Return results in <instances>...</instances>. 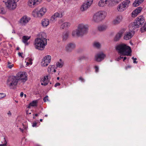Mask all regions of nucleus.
<instances>
[{
    "instance_id": "57",
    "label": "nucleus",
    "mask_w": 146,
    "mask_h": 146,
    "mask_svg": "<svg viewBox=\"0 0 146 146\" xmlns=\"http://www.w3.org/2000/svg\"><path fill=\"white\" fill-rule=\"evenodd\" d=\"M51 0H46V1L48 2H50Z\"/></svg>"
},
{
    "instance_id": "3",
    "label": "nucleus",
    "mask_w": 146,
    "mask_h": 146,
    "mask_svg": "<svg viewBox=\"0 0 146 146\" xmlns=\"http://www.w3.org/2000/svg\"><path fill=\"white\" fill-rule=\"evenodd\" d=\"M47 12V9L45 7H42L40 9L36 8L33 10L31 14L35 18H41Z\"/></svg>"
},
{
    "instance_id": "48",
    "label": "nucleus",
    "mask_w": 146,
    "mask_h": 146,
    "mask_svg": "<svg viewBox=\"0 0 146 146\" xmlns=\"http://www.w3.org/2000/svg\"><path fill=\"white\" fill-rule=\"evenodd\" d=\"M37 123L36 122H34L33 123L32 126L33 127H37L36 125H37Z\"/></svg>"
},
{
    "instance_id": "8",
    "label": "nucleus",
    "mask_w": 146,
    "mask_h": 146,
    "mask_svg": "<svg viewBox=\"0 0 146 146\" xmlns=\"http://www.w3.org/2000/svg\"><path fill=\"white\" fill-rule=\"evenodd\" d=\"M88 25L83 23L79 24L77 28L82 36L87 34L88 30Z\"/></svg>"
},
{
    "instance_id": "23",
    "label": "nucleus",
    "mask_w": 146,
    "mask_h": 146,
    "mask_svg": "<svg viewBox=\"0 0 146 146\" xmlns=\"http://www.w3.org/2000/svg\"><path fill=\"white\" fill-rule=\"evenodd\" d=\"M70 33L68 31L64 32L62 34V38L63 41H66L69 37Z\"/></svg>"
},
{
    "instance_id": "38",
    "label": "nucleus",
    "mask_w": 146,
    "mask_h": 146,
    "mask_svg": "<svg viewBox=\"0 0 146 146\" xmlns=\"http://www.w3.org/2000/svg\"><path fill=\"white\" fill-rule=\"evenodd\" d=\"M6 11L5 9L3 7H0V13L4 14Z\"/></svg>"
},
{
    "instance_id": "41",
    "label": "nucleus",
    "mask_w": 146,
    "mask_h": 146,
    "mask_svg": "<svg viewBox=\"0 0 146 146\" xmlns=\"http://www.w3.org/2000/svg\"><path fill=\"white\" fill-rule=\"evenodd\" d=\"M4 143L3 144H0V146H6L7 145V142L6 141L5 138H4Z\"/></svg>"
},
{
    "instance_id": "51",
    "label": "nucleus",
    "mask_w": 146,
    "mask_h": 146,
    "mask_svg": "<svg viewBox=\"0 0 146 146\" xmlns=\"http://www.w3.org/2000/svg\"><path fill=\"white\" fill-rule=\"evenodd\" d=\"M60 85V84L59 83H56L55 85V86H54L55 87H57V86H59Z\"/></svg>"
},
{
    "instance_id": "5",
    "label": "nucleus",
    "mask_w": 146,
    "mask_h": 146,
    "mask_svg": "<svg viewBox=\"0 0 146 146\" xmlns=\"http://www.w3.org/2000/svg\"><path fill=\"white\" fill-rule=\"evenodd\" d=\"M145 21V18L143 15L139 16L136 18L134 22L129 25L130 28H131V30L139 27Z\"/></svg>"
},
{
    "instance_id": "6",
    "label": "nucleus",
    "mask_w": 146,
    "mask_h": 146,
    "mask_svg": "<svg viewBox=\"0 0 146 146\" xmlns=\"http://www.w3.org/2000/svg\"><path fill=\"white\" fill-rule=\"evenodd\" d=\"M115 2L117 3V1L114 0H100L97 5L99 7H105L106 6L110 7L114 6V3Z\"/></svg>"
},
{
    "instance_id": "15",
    "label": "nucleus",
    "mask_w": 146,
    "mask_h": 146,
    "mask_svg": "<svg viewBox=\"0 0 146 146\" xmlns=\"http://www.w3.org/2000/svg\"><path fill=\"white\" fill-rule=\"evenodd\" d=\"M131 28H130V26L129 25V31L126 32L124 36V39L125 40H128L131 38L132 36H133L134 34V29H131Z\"/></svg>"
},
{
    "instance_id": "10",
    "label": "nucleus",
    "mask_w": 146,
    "mask_h": 146,
    "mask_svg": "<svg viewBox=\"0 0 146 146\" xmlns=\"http://www.w3.org/2000/svg\"><path fill=\"white\" fill-rule=\"evenodd\" d=\"M130 2L129 0H126L121 3L117 7V10L120 12L125 11L128 7Z\"/></svg>"
},
{
    "instance_id": "19",
    "label": "nucleus",
    "mask_w": 146,
    "mask_h": 146,
    "mask_svg": "<svg viewBox=\"0 0 146 146\" xmlns=\"http://www.w3.org/2000/svg\"><path fill=\"white\" fill-rule=\"evenodd\" d=\"M142 10V8L141 7L137 8L132 13V16L133 17H136L139 13H140Z\"/></svg>"
},
{
    "instance_id": "60",
    "label": "nucleus",
    "mask_w": 146,
    "mask_h": 146,
    "mask_svg": "<svg viewBox=\"0 0 146 146\" xmlns=\"http://www.w3.org/2000/svg\"><path fill=\"white\" fill-rule=\"evenodd\" d=\"M24 95V96H25V97H26V94H25Z\"/></svg>"
},
{
    "instance_id": "53",
    "label": "nucleus",
    "mask_w": 146,
    "mask_h": 146,
    "mask_svg": "<svg viewBox=\"0 0 146 146\" xmlns=\"http://www.w3.org/2000/svg\"><path fill=\"white\" fill-rule=\"evenodd\" d=\"M62 22H63L61 20H59L58 21V23L59 24H60L62 23Z\"/></svg>"
},
{
    "instance_id": "50",
    "label": "nucleus",
    "mask_w": 146,
    "mask_h": 146,
    "mask_svg": "<svg viewBox=\"0 0 146 146\" xmlns=\"http://www.w3.org/2000/svg\"><path fill=\"white\" fill-rule=\"evenodd\" d=\"M79 80H81L82 82H84V78H83L82 77H80L79 78Z\"/></svg>"
},
{
    "instance_id": "22",
    "label": "nucleus",
    "mask_w": 146,
    "mask_h": 146,
    "mask_svg": "<svg viewBox=\"0 0 146 146\" xmlns=\"http://www.w3.org/2000/svg\"><path fill=\"white\" fill-rule=\"evenodd\" d=\"M71 25V23L69 22H65L62 24L60 26V28L62 29H68Z\"/></svg>"
},
{
    "instance_id": "49",
    "label": "nucleus",
    "mask_w": 146,
    "mask_h": 146,
    "mask_svg": "<svg viewBox=\"0 0 146 146\" xmlns=\"http://www.w3.org/2000/svg\"><path fill=\"white\" fill-rule=\"evenodd\" d=\"M7 114L10 117L11 116L12 114L10 111H9L7 113Z\"/></svg>"
},
{
    "instance_id": "13",
    "label": "nucleus",
    "mask_w": 146,
    "mask_h": 146,
    "mask_svg": "<svg viewBox=\"0 0 146 146\" xmlns=\"http://www.w3.org/2000/svg\"><path fill=\"white\" fill-rule=\"evenodd\" d=\"M31 18L27 15L23 16L19 20V23L22 26H25L30 21Z\"/></svg>"
},
{
    "instance_id": "42",
    "label": "nucleus",
    "mask_w": 146,
    "mask_h": 146,
    "mask_svg": "<svg viewBox=\"0 0 146 146\" xmlns=\"http://www.w3.org/2000/svg\"><path fill=\"white\" fill-rule=\"evenodd\" d=\"M94 68L95 69V72H98L99 71V68L98 66H94Z\"/></svg>"
},
{
    "instance_id": "7",
    "label": "nucleus",
    "mask_w": 146,
    "mask_h": 146,
    "mask_svg": "<svg viewBox=\"0 0 146 146\" xmlns=\"http://www.w3.org/2000/svg\"><path fill=\"white\" fill-rule=\"evenodd\" d=\"M17 78L16 76H11L9 77L7 81V85L10 88H13L17 84Z\"/></svg>"
},
{
    "instance_id": "14",
    "label": "nucleus",
    "mask_w": 146,
    "mask_h": 146,
    "mask_svg": "<svg viewBox=\"0 0 146 146\" xmlns=\"http://www.w3.org/2000/svg\"><path fill=\"white\" fill-rule=\"evenodd\" d=\"M42 0H28L27 3L28 6L31 8H33L40 4Z\"/></svg>"
},
{
    "instance_id": "4",
    "label": "nucleus",
    "mask_w": 146,
    "mask_h": 146,
    "mask_svg": "<svg viewBox=\"0 0 146 146\" xmlns=\"http://www.w3.org/2000/svg\"><path fill=\"white\" fill-rule=\"evenodd\" d=\"M107 16V13L101 10L96 13L93 15L92 21L96 23H99L103 20Z\"/></svg>"
},
{
    "instance_id": "59",
    "label": "nucleus",
    "mask_w": 146,
    "mask_h": 146,
    "mask_svg": "<svg viewBox=\"0 0 146 146\" xmlns=\"http://www.w3.org/2000/svg\"><path fill=\"white\" fill-rule=\"evenodd\" d=\"M42 119H40V121H41V122H42Z\"/></svg>"
},
{
    "instance_id": "52",
    "label": "nucleus",
    "mask_w": 146,
    "mask_h": 146,
    "mask_svg": "<svg viewBox=\"0 0 146 146\" xmlns=\"http://www.w3.org/2000/svg\"><path fill=\"white\" fill-rule=\"evenodd\" d=\"M23 95H24V93H23V92H21L20 95V96L21 97H22L23 96Z\"/></svg>"
},
{
    "instance_id": "9",
    "label": "nucleus",
    "mask_w": 146,
    "mask_h": 146,
    "mask_svg": "<svg viewBox=\"0 0 146 146\" xmlns=\"http://www.w3.org/2000/svg\"><path fill=\"white\" fill-rule=\"evenodd\" d=\"M19 0H7L5 3L7 8L10 10L15 9L17 6V2Z\"/></svg>"
},
{
    "instance_id": "27",
    "label": "nucleus",
    "mask_w": 146,
    "mask_h": 146,
    "mask_svg": "<svg viewBox=\"0 0 146 146\" xmlns=\"http://www.w3.org/2000/svg\"><path fill=\"white\" fill-rule=\"evenodd\" d=\"M108 28L107 25H99L97 27L98 30L102 32L106 30Z\"/></svg>"
},
{
    "instance_id": "56",
    "label": "nucleus",
    "mask_w": 146,
    "mask_h": 146,
    "mask_svg": "<svg viewBox=\"0 0 146 146\" xmlns=\"http://www.w3.org/2000/svg\"><path fill=\"white\" fill-rule=\"evenodd\" d=\"M131 68V67L129 66H127L126 68V69H127V68Z\"/></svg>"
},
{
    "instance_id": "40",
    "label": "nucleus",
    "mask_w": 146,
    "mask_h": 146,
    "mask_svg": "<svg viewBox=\"0 0 146 146\" xmlns=\"http://www.w3.org/2000/svg\"><path fill=\"white\" fill-rule=\"evenodd\" d=\"M6 96L5 94L1 93H0V99L5 97Z\"/></svg>"
},
{
    "instance_id": "30",
    "label": "nucleus",
    "mask_w": 146,
    "mask_h": 146,
    "mask_svg": "<svg viewBox=\"0 0 146 146\" xmlns=\"http://www.w3.org/2000/svg\"><path fill=\"white\" fill-rule=\"evenodd\" d=\"M144 0H135L133 4V5L134 7L138 6L139 5L142 3Z\"/></svg>"
},
{
    "instance_id": "11",
    "label": "nucleus",
    "mask_w": 146,
    "mask_h": 146,
    "mask_svg": "<svg viewBox=\"0 0 146 146\" xmlns=\"http://www.w3.org/2000/svg\"><path fill=\"white\" fill-rule=\"evenodd\" d=\"M15 76L17 78L18 82L20 81L21 82L24 83L27 80V74L25 72H19Z\"/></svg>"
},
{
    "instance_id": "32",
    "label": "nucleus",
    "mask_w": 146,
    "mask_h": 146,
    "mask_svg": "<svg viewBox=\"0 0 146 146\" xmlns=\"http://www.w3.org/2000/svg\"><path fill=\"white\" fill-rule=\"evenodd\" d=\"M63 64V61L61 59H60L56 63V66L57 67L60 68L62 67Z\"/></svg>"
},
{
    "instance_id": "18",
    "label": "nucleus",
    "mask_w": 146,
    "mask_h": 146,
    "mask_svg": "<svg viewBox=\"0 0 146 146\" xmlns=\"http://www.w3.org/2000/svg\"><path fill=\"white\" fill-rule=\"evenodd\" d=\"M50 78L49 76L48 75L45 76L43 77L40 80L41 84L44 86L47 85L48 83Z\"/></svg>"
},
{
    "instance_id": "12",
    "label": "nucleus",
    "mask_w": 146,
    "mask_h": 146,
    "mask_svg": "<svg viewBox=\"0 0 146 146\" xmlns=\"http://www.w3.org/2000/svg\"><path fill=\"white\" fill-rule=\"evenodd\" d=\"M51 57L50 55H48L44 56L42 59L41 62V65L42 67L47 66L50 63Z\"/></svg>"
},
{
    "instance_id": "34",
    "label": "nucleus",
    "mask_w": 146,
    "mask_h": 146,
    "mask_svg": "<svg viewBox=\"0 0 146 146\" xmlns=\"http://www.w3.org/2000/svg\"><path fill=\"white\" fill-rule=\"evenodd\" d=\"M120 23L122 21L123 17L122 15H117L115 18Z\"/></svg>"
},
{
    "instance_id": "35",
    "label": "nucleus",
    "mask_w": 146,
    "mask_h": 146,
    "mask_svg": "<svg viewBox=\"0 0 146 146\" xmlns=\"http://www.w3.org/2000/svg\"><path fill=\"white\" fill-rule=\"evenodd\" d=\"M120 23L115 19H114L111 22V24L113 25H116Z\"/></svg>"
},
{
    "instance_id": "47",
    "label": "nucleus",
    "mask_w": 146,
    "mask_h": 146,
    "mask_svg": "<svg viewBox=\"0 0 146 146\" xmlns=\"http://www.w3.org/2000/svg\"><path fill=\"white\" fill-rule=\"evenodd\" d=\"M23 53L19 52L18 53V55L19 56H21V57L22 58L23 57Z\"/></svg>"
},
{
    "instance_id": "25",
    "label": "nucleus",
    "mask_w": 146,
    "mask_h": 146,
    "mask_svg": "<svg viewBox=\"0 0 146 146\" xmlns=\"http://www.w3.org/2000/svg\"><path fill=\"white\" fill-rule=\"evenodd\" d=\"M124 31V30L119 31L115 36L114 38L115 40L116 41L118 40L121 36Z\"/></svg>"
},
{
    "instance_id": "21",
    "label": "nucleus",
    "mask_w": 146,
    "mask_h": 146,
    "mask_svg": "<svg viewBox=\"0 0 146 146\" xmlns=\"http://www.w3.org/2000/svg\"><path fill=\"white\" fill-rule=\"evenodd\" d=\"M72 35L74 37L82 36L78 28L72 31Z\"/></svg>"
},
{
    "instance_id": "29",
    "label": "nucleus",
    "mask_w": 146,
    "mask_h": 146,
    "mask_svg": "<svg viewBox=\"0 0 146 146\" xmlns=\"http://www.w3.org/2000/svg\"><path fill=\"white\" fill-rule=\"evenodd\" d=\"M48 71L49 73L55 72L56 70L55 69V66L53 65H50L48 67Z\"/></svg>"
},
{
    "instance_id": "62",
    "label": "nucleus",
    "mask_w": 146,
    "mask_h": 146,
    "mask_svg": "<svg viewBox=\"0 0 146 146\" xmlns=\"http://www.w3.org/2000/svg\"><path fill=\"white\" fill-rule=\"evenodd\" d=\"M17 49L18 50L19 49V48H17Z\"/></svg>"
},
{
    "instance_id": "20",
    "label": "nucleus",
    "mask_w": 146,
    "mask_h": 146,
    "mask_svg": "<svg viewBox=\"0 0 146 146\" xmlns=\"http://www.w3.org/2000/svg\"><path fill=\"white\" fill-rule=\"evenodd\" d=\"M105 57V55L103 53L98 54L95 56V60L98 62L102 60Z\"/></svg>"
},
{
    "instance_id": "17",
    "label": "nucleus",
    "mask_w": 146,
    "mask_h": 146,
    "mask_svg": "<svg viewBox=\"0 0 146 146\" xmlns=\"http://www.w3.org/2000/svg\"><path fill=\"white\" fill-rule=\"evenodd\" d=\"M76 47L75 44L72 42L68 43L65 46L66 50L68 52H71Z\"/></svg>"
},
{
    "instance_id": "1",
    "label": "nucleus",
    "mask_w": 146,
    "mask_h": 146,
    "mask_svg": "<svg viewBox=\"0 0 146 146\" xmlns=\"http://www.w3.org/2000/svg\"><path fill=\"white\" fill-rule=\"evenodd\" d=\"M46 36L44 32L40 33L38 37L35 40L34 44L36 49L40 50H42L47 44Z\"/></svg>"
},
{
    "instance_id": "2",
    "label": "nucleus",
    "mask_w": 146,
    "mask_h": 146,
    "mask_svg": "<svg viewBox=\"0 0 146 146\" xmlns=\"http://www.w3.org/2000/svg\"><path fill=\"white\" fill-rule=\"evenodd\" d=\"M119 53L123 55L131 56V48L123 44H119L115 47Z\"/></svg>"
},
{
    "instance_id": "63",
    "label": "nucleus",
    "mask_w": 146,
    "mask_h": 146,
    "mask_svg": "<svg viewBox=\"0 0 146 146\" xmlns=\"http://www.w3.org/2000/svg\"><path fill=\"white\" fill-rule=\"evenodd\" d=\"M33 118H34V119L35 118V117L34 116V117H33Z\"/></svg>"
},
{
    "instance_id": "28",
    "label": "nucleus",
    "mask_w": 146,
    "mask_h": 146,
    "mask_svg": "<svg viewBox=\"0 0 146 146\" xmlns=\"http://www.w3.org/2000/svg\"><path fill=\"white\" fill-rule=\"evenodd\" d=\"M31 38L30 36H23L22 38V40L23 43H24L25 45H28L29 43L27 42V41L29 40Z\"/></svg>"
},
{
    "instance_id": "24",
    "label": "nucleus",
    "mask_w": 146,
    "mask_h": 146,
    "mask_svg": "<svg viewBox=\"0 0 146 146\" xmlns=\"http://www.w3.org/2000/svg\"><path fill=\"white\" fill-rule=\"evenodd\" d=\"M89 7L86 3H84L80 6V10L82 12H84L86 11Z\"/></svg>"
},
{
    "instance_id": "54",
    "label": "nucleus",
    "mask_w": 146,
    "mask_h": 146,
    "mask_svg": "<svg viewBox=\"0 0 146 146\" xmlns=\"http://www.w3.org/2000/svg\"><path fill=\"white\" fill-rule=\"evenodd\" d=\"M38 114H39V113H38V114H35L34 115V114H33V115H35V116H36V117H37L38 116Z\"/></svg>"
},
{
    "instance_id": "36",
    "label": "nucleus",
    "mask_w": 146,
    "mask_h": 146,
    "mask_svg": "<svg viewBox=\"0 0 146 146\" xmlns=\"http://www.w3.org/2000/svg\"><path fill=\"white\" fill-rule=\"evenodd\" d=\"M14 64L9 61H8L7 64V67L9 69H11L14 66Z\"/></svg>"
},
{
    "instance_id": "31",
    "label": "nucleus",
    "mask_w": 146,
    "mask_h": 146,
    "mask_svg": "<svg viewBox=\"0 0 146 146\" xmlns=\"http://www.w3.org/2000/svg\"><path fill=\"white\" fill-rule=\"evenodd\" d=\"M33 60L31 58H28L26 59L25 62H26V65L29 66L33 64Z\"/></svg>"
},
{
    "instance_id": "46",
    "label": "nucleus",
    "mask_w": 146,
    "mask_h": 146,
    "mask_svg": "<svg viewBox=\"0 0 146 146\" xmlns=\"http://www.w3.org/2000/svg\"><path fill=\"white\" fill-rule=\"evenodd\" d=\"M123 58V57H121V56H120L118 57L116 59V60L117 61H119V60H120L121 58Z\"/></svg>"
},
{
    "instance_id": "44",
    "label": "nucleus",
    "mask_w": 146,
    "mask_h": 146,
    "mask_svg": "<svg viewBox=\"0 0 146 146\" xmlns=\"http://www.w3.org/2000/svg\"><path fill=\"white\" fill-rule=\"evenodd\" d=\"M48 96H46L44 98L43 100H44V102H46L47 101H48Z\"/></svg>"
},
{
    "instance_id": "64",
    "label": "nucleus",
    "mask_w": 146,
    "mask_h": 146,
    "mask_svg": "<svg viewBox=\"0 0 146 146\" xmlns=\"http://www.w3.org/2000/svg\"><path fill=\"white\" fill-rule=\"evenodd\" d=\"M16 102H17H17H17V101H16Z\"/></svg>"
},
{
    "instance_id": "61",
    "label": "nucleus",
    "mask_w": 146,
    "mask_h": 146,
    "mask_svg": "<svg viewBox=\"0 0 146 146\" xmlns=\"http://www.w3.org/2000/svg\"><path fill=\"white\" fill-rule=\"evenodd\" d=\"M45 116L46 117H47L48 115H45Z\"/></svg>"
},
{
    "instance_id": "58",
    "label": "nucleus",
    "mask_w": 146,
    "mask_h": 146,
    "mask_svg": "<svg viewBox=\"0 0 146 146\" xmlns=\"http://www.w3.org/2000/svg\"><path fill=\"white\" fill-rule=\"evenodd\" d=\"M59 79H60L59 77H58L57 78V79L58 80H59Z\"/></svg>"
},
{
    "instance_id": "37",
    "label": "nucleus",
    "mask_w": 146,
    "mask_h": 146,
    "mask_svg": "<svg viewBox=\"0 0 146 146\" xmlns=\"http://www.w3.org/2000/svg\"><path fill=\"white\" fill-rule=\"evenodd\" d=\"M93 1V0H88L85 3L90 7L92 4Z\"/></svg>"
},
{
    "instance_id": "16",
    "label": "nucleus",
    "mask_w": 146,
    "mask_h": 146,
    "mask_svg": "<svg viewBox=\"0 0 146 146\" xmlns=\"http://www.w3.org/2000/svg\"><path fill=\"white\" fill-rule=\"evenodd\" d=\"M62 14L61 12H56L52 16L50 19V21L53 22L56 21L57 19L58 18H61L62 17Z\"/></svg>"
},
{
    "instance_id": "55",
    "label": "nucleus",
    "mask_w": 146,
    "mask_h": 146,
    "mask_svg": "<svg viewBox=\"0 0 146 146\" xmlns=\"http://www.w3.org/2000/svg\"><path fill=\"white\" fill-rule=\"evenodd\" d=\"M127 58L126 57H125L123 58V61H124Z\"/></svg>"
},
{
    "instance_id": "33",
    "label": "nucleus",
    "mask_w": 146,
    "mask_h": 146,
    "mask_svg": "<svg viewBox=\"0 0 146 146\" xmlns=\"http://www.w3.org/2000/svg\"><path fill=\"white\" fill-rule=\"evenodd\" d=\"M37 100L33 101L29 104L28 108H30L31 106H36L37 105Z\"/></svg>"
},
{
    "instance_id": "26",
    "label": "nucleus",
    "mask_w": 146,
    "mask_h": 146,
    "mask_svg": "<svg viewBox=\"0 0 146 146\" xmlns=\"http://www.w3.org/2000/svg\"><path fill=\"white\" fill-rule=\"evenodd\" d=\"M41 24L43 27H47L49 24V20L46 18L43 19L42 21Z\"/></svg>"
},
{
    "instance_id": "43",
    "label": "nucleus",
    "mask_w": 146,
    "mask_h": 146,
    "mask_svg": "<svg viewBox=\"0 0 146 146\" xmlns=\"http://www.w3.org/2000/svg\"><path fill=\"white\" fill-rule=\"evenodd\" d=\"M26 113L27 115L30 114H31V112L29 110L26 109Z\"/></svg>"
},
{
    "instance_id": "45",
    "label": "nucleus",
    "mask_w": 146,
    "mask_h": 146,
    "mask_svg": "<svg viewBox=\"0 0 146 146\" xmlns=\"http://www.w3.org/2000/svg\"><path fill=\"white\" fill-rule=\"evenodd\" d=\"M132 59L133 60V63H137V61H136V60H137V58H134V57H132Z\"/></svg>"
},
{
    "instance_id": "39",
    "label": "nucleus",
    "mask_w": 146,
    "mask_h": 146,
    "mask_svg": "<svg viewBox=\"0 0 146 146\" xmlns=\"http://www.w3.org/2000/svg\"><path fill=\"white\" fill-rule=\"evenodd\" d=\"M94 45L95 47L98 48H99L100 46V44L98 42H94Z\"/></svg>"
}]
</instances>
